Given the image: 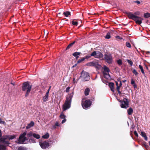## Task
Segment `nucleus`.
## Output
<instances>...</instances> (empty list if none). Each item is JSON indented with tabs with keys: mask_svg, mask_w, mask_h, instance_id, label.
Segmentation results:
<instances>
[{
	"mask_svg": "<svg viewBox=\"0 0 150 150\" xmlns=\"http://www.w3.org/2000/svg\"><path fill=\"white\" fill-rule=\"evenodd\" d=\"M134 134L136 136V137H138V134L137 133L136 131H134Z\"/></svg>",
	"mask_w": 150,
	"mask_h": 150,
	"instance_id": "47",
	"label": "nucleus"
},
{
	"mask_svg": "<svg viewBox=\"0 0 150 150\" xmlns=\"http://www.w3.org/2000/svg\"><path fill=\"white\" fill-rule=\"evenodd\" d=\"M120 81V85L119 86L121 87L122 85V82L121 81Z\"/></svg>",
	"mask_w": 150,
	"mask_h": 150,
	"instance_id": "53",
	"label": "nucleus"
},
{
	"mask_svg": "<svg viewBox=\"0 0 150 150\" xmlns=\"http://www.w3.org/2000/svg\"><path fill=\"white\" fill-rule=\"evenodd\" d=\"M79 79H78L75 80V78H73V83H76L77 82H78V81L79 80Z\"/></svg>",
	"mask_w": 150,
	"mask_h": 150,
	"instance_id": "43",
	"label": "nucleus"
},
{
	"mask_svg": "<svg viewBox=\"0 0 150 150\" xmlns=\"http://www.w3.org/2000/svg\"><path fill=\"white\" fill-rule=\"evenodd\" d=\"M117 91L118 92V93L119 94H121V92L120 91V90H118Z\"/></svg>",
	"mask_w": 150,
	"mask_h": 150,
	"instance_id": "57",
	"label": "nucleus"
},
{
	"mask_svg": "<svg viewBox=\"0 0 150 150\" xmlns=\"http://www.w3.org/2000/svg\"><path fill=\"white\" fill-rule=\"evenodd\" d=\"M4 140V141H1V142H2L4 144V145H5V146L7 145L8 146V144H9V142L7 141H5Z\"/></svg>",
	"mask_w": 150,
	"mask_h": 150,
	"instance_id": "39",
	"label": "nucleus"
},
{
	"mask_svg": "<svg viewBox=\"0 0 150 150\" xmlns=\"http://www.w3.org/2000/svg\"><path fill=\"white\" fill-rule=\"evenodd\" d=\"M77 65V64H76L74 65L73 67H76V66Z\"/></svg>",
	"mask_w": 150,
	"mask_h": 150,
	"instance_id": "58",
	"label": "nucleus"
},
{
	"mask_svg": "<svg viewBox=\"0 0 150 150\" xmlns=\"http://www.w3.org/2000/svg\"><path fill=\"white\" fill-rule=\"evenodd\" d=\"M34 123L33 121H31L28 124L27 126L26 127V129H29L31 127L34 126Z\"/></svg>",
	"mask_w": 150,
	"mask_h": 150,
	"instance_id": "14",
	"label": "nucleus"
},
{
	"mask_svg": "<svg viewBox=\"0 0 150 150\" xmlns=\"http://www.w3.org/2000/svg\"><path fill=\"white\" fill-rule=\"evenodd\" d=\"M127 14L129 19L135 21L136 23L140 25L142 23L143 19L141 17L137 16L131 12H127Z\"/></svg>",
	"mask_w": 150,
	"mask_h": 150,
	"instance_id": "2",
	"label": "nucleus"
},
{
	"mask_svg": "<svg viewBox=\"0 0 150 150\" xmlns=\"http://www.w3.org/2000/svg\"><path fill=\"white\" fill-rule=\"evenodd\" d=\"M51 88V86H50L49 89L47 91V92L46 93L48 94H49V92L50 90V89Z\"/></svg>",
	"mask_w": 150,
	"mask_h": 150,
	"instance_id": "48",
	"label": "nucleus"
},
{
	"mask_svg": "<svg viewBox=\"0 0 150 150\" xmlns=\"http://www.w3.org/2000/svg\"><path fill=\"white\" fill-rule=\"evenodd\" d=\"M49 137V134L48 133H46V134L43 135L42 137L44 139H47Z\"/></svg>",
	"mask_w": 150,
	"mask_h": 150,
	"instance_id": "22",
	"label": "nucleus"
},
{
	"mask_svg": "<svg viewBox=\"0 0 150 150\" xmlns=\"http://www.w3.org/2000/svg\"><path fill=\"white\" fill-rule=\"evenodd\" d=\"M18 150H27V149L25 147L21 146L19 147Z\"/></svg>",
	"mask_w": 150,
	"mask_h": 150,
	"instance_id": "36",
	"label": "nucleus"
},
{
	"mask_svg": "<svg viewBox=\"0 0 150 150\" xmlns=\"http://www.w3.org/2000/svg\"><path fill=\"white\" fill-rule=\"evenodd\" d=\"M146 54H150V52L149 51H147L146 52Z\"/></svg>",
	"mask_w": 150,
	"mask_h": 150,
	"instance_id": "56",
	"label": "nucleus"
},
{
	"mask_svg": "<svg viewBox=\"0 0 150 150\" xmlns=\"http://www.w3.org/2000/svg\"><path fill=\"white\" fill-rule=\"evenodd\" d=\"M49 98V94L46 93L45 95L42 98V100L43 102L47 101Z\"/></svg>",
	"mask_w": 150,
	"mask_h": 150,
	"instance_id": "15",
	"label": "nucleus"
},
{
	"mask_svg": "<svg viewBox=\"0 0 150 150\" xmlns=\"http://www.w3.org/2000/svg\"><path fill=\"white\" fill-rule=\"evenodd\" d=\"M60 14V13H58V14Z\"/></svg>",
	"mask_w": 150,
	"mask_h": 150,
	"instance_id": "64",
	"label": "nucleus"
},
{
	"mask_svg": "<svg viewBox=\"0 0 150 150\" xmlns=\"http://www.w3.org/2000/svg\"><path fill=\"white\" fill-rule=\"evenodd\" d=\"M109 86L110 88L111 89V91L113 92H114V84L112 83H109Z\"/></svg>",
	"mask_w": 150,
	"mask_h": 150,
	"instance_id": "16",
	"label": "nucleus"
},
{
	"mask_svg": "<svg viewBox=\"0 0 150 150\" xmlns=\"http://www.w3.org/2000/svg\"><path fill=\"white\" fill-rule=\"evenodd\" d=\"M133 112V110L132 108H130L128 110H127V112L128 114L129 115H131L132 114V113Z\"/></svg>",
	"mask_w": 150,
	"mask_h": 150,
	"instance_id": "21",
	"label": "nucleus"
},
{
	"mask_svg": "<svg viewBox=\"0 0 150 150\" xmlns=\"http://www.w3.org/2000/svg\"><path fill=\"white\" fill-rule=\"evenodd\" d=\"M32 88L31 85H30L28 82H25L23 83L22 90L23 91H26L25 96L27 97L28 96Z\"/></svg>",
	"mask_w": 150,
	"mask_h": 150,
	"instance_id": "3",
	"label": "nucleus"
},
{
	"mask_svg": "<svg viewBox=\"0 0 150 150\" xmlns=\"http://www.w3.org/2000/svg\"><path fill=\"white\" fill-rule=\"evenodd\" d=\"M133 73L136 76H137L138 74V73L137 71L135 69H133L132 71Z\"/></svg>",
	"mask_w": 150,
	"mask_h": 150,
	"instance_id": "38",
	"label": "nucleus"
},
{
	"mask_svg": "<svg viewBox=\"0 0 150 150\" xmlns=\"http://www.w3.org/2000/svg\"><path fill=\"white\" fill-rule=\"evenodd\" d=\"M104 59L108 64H111L113 61V59L111 54L110 53L105 54L104 55Z\"/></svg>",
	"mask_w": 150,
	"mask_h": 150,
	"instance_id": "6",
	"label": "nucleus"
},
{
	"mask_svg": "<svg viewBox=\"0 0 150 150\" xmlns=\"http://www.w3.org/2000/svg\"><path fill=\"white\" fill-rule=\"evenodd\" d=\"M104 76V77L106 79H110V76L109 74V73H103Z\"/></svg>",
	"mask_w": 150,
	"mask_h": 150,
	"instance_id": "17",
	"label": "nucleus"
},
{
	"mask_svg": "<svg viewBox=\"0 0 150 150\" xmlns=\"http://www.w3.org/2000/svg\"><path fill=\"white\" fill-rule=\"evenodd\" d=\"M73 95L74 92H72V93L67 96L65 101L62 107L64 111L70 108L71 100Z\"/></svg>",
	"mask_w": 150,
	"mask_h": 150,
	"instance_id": "1",
	"label": "nucleus"
},
{
	"mask_svg": "<svg viewBox=\"0 0 150 150\" xmlns=\"http://www.w3.org/2000/svg\"><path fill=\"white\" fill-rule=\"evenodd\" d=\"M133 85V86H134V88H137V86H136V84H134Z\"/></svg>",
	"mask_w": 150,
	"mask_h": 150,
	"instance_id": "55",
	"label": "nucleus"
},
{
	"mask_svg": "<svg viewBox=\"0 0 150 150\" xmlns=\"http://www.w3.org/2000/svg\"><path fill=\"white\" fill-rule=\"evenodd\" d=\"M72 23L74 25L77 26L78 24V22L77 21H75L73 20L72 21Z\"/></svg>",
	"mask_w": 150,
	"mask_h": 150,
	"instance_id": "37",
	"label": "nucleus"
},
{
	"mask_svg": "<svg viewBox=\"0 0 150 150\" xmlns=\"http://www.w3.org/2000/svg\"><path fill=\"white\" fill-rule=\"evenodd\" d=\"M33 134L32 132H30L27 134V136L28 137H30L32 136H33Z\"/></svg>",
	"mask_w": 150,
	"mask_h": 150,
	"instance_id": "29",
	"label": "nucleus"
},
{
	"mask_svg": "<svg viewBox=\"0 0 150 150\" xmlns=\"http://www.w3.org/2000/svg\"><path fill=\"white\" fill-rule=\"evenodd\" d=\"M139 69H140L141 70V71L142 73L143 74H145L144 72V70L143 69L141 65H139Z\"/></svg>",
	"mask_w": 150,
	"mask_h": 150,
	"instance_id": "28",
	"label": "nucleus"
},
{
	"mask_svg": "<svg viewBox=\"0 0 150 150\" xmlns=\"http://www.w3.org/2000/svg\"><path fill=\"white\" fill-rule=\"evenodd\" d=\"M134 15H139L140 14V13L139 11H137L134 13Z\"/></svg>",
	"mask_w": 150,
	"mask_h": 150,
	"instance_id": "44",
	"label": "nucleus"
},
{
	"mask_svg": "<svg viewBox=\"0 0 150 150\" xmlns=\"http://www.w3.org/2000/svg\"><path fill=\"white\" fill-rule=\"evenodd\" d=\"M141 135L142 137L144 138V139L146 141H147V137L146 136V133L144 132H141Z\"/></svg>",
	"mask_w": 150,
	"mask_h": 150,
	"instance_id": "18",
	"label": "nucleus"
},
{
	"mask_svg": "<svg viewBox=\"0 0 150 150\" xmlns=\"http://www.w3.org/2000/svg\"><path fill=\"white\" fill-rule=\"evenodd\" d=\"M135 2L138 4H139L140 3V2L139 1H136Z\"/></svg>",
	"mask_w": 150,
	"mask_h": 150,
	"instance_id": "51",
	"label": "nucleus"
},
{
	"mask_svg": "<svg viewBox=\"0 0 150 150\" xmlns=\"http://www.w3.org/2000/svg\"><path fill=\"white\" fill-rule=\"evenodd\" d=\"M66 121V118L65 119H63V120H62V124H63L64 123V122H65Z\"/></svg>",
	"mask_w": 150,
	"mask_h": 150,
	"instance_id": "49",
	"label": "nucleus"
},
{
	"mask_svg": "<svg viewBox=\"0 0 150 150\" xmlns=\"http://www.w3.org/2000/svg\"><path fill=\"white\" fill-rule=\"evenodd\" d=\"M149 145H150V141L149 142Z\"/></svg>",
	"mask_w": 150,
	"mask_h": 150,
	"instance_id": "62",
	"label": "nucleus"
},
{
	"mask_svg": "<svg viewBox=\"0 0 150 150\" xmlns=\"http://www.w3.org/2000/svg\"><path fill=\"white\" fill-rule=\"evenodd\" d=\"M5 123V122L4 121H1V122H0V123L4 124Z\"/></svg>",
	"mask_w": 150,
	"mask_h": 150,
	"instance_id": "54",
	"label": "nucleus"
},
{
	"mask_svg": "<svg viewBox=\"0 0 150 150\" xmlns=\"http://www.w3.org/2000/svg\"><path fill=\"white\" fill-rule=\"evenodd\" d=\"M117 63L119 65H121L122 64V60L119 59L117 61Z\"/></svg>",
	"mask_w": 150,
	"mask_h": 150,
	"instance_id": "31",
	"label": "nucleus"
},
{
	"mask_svg": "<svg viewBox=\"0 0 150 150\" xmlns=\"http://www.w3.org/2000/svg\"><path fill=\"white\" fill-rule=\"evenodd\" d=\"M81 54L80 52H75L73 54V55L76 57L77 59L79 58V55Z\"/></svg>",
	"mask_w": 150,
	"mask_h": 150,
	"instance_id": "20",
	"label": "nucleus"
},
{
	"mask_svg": "<svg viewBox=\"0 0 150 150\" xmlns=\"http://www.w3.org/2000/svg\"><path fill=\"white\" fill-rule=\"evenodd\" d=\"M131 84L132 85L135 84V81L133 79H132L131 80Z\"/></svg>",
	"mask_w": 150,
	"mask_h": 150,
	"instance_id": "46",
	"label": "nucleus"
},
{
	"mask_svg": "<svg viewBox=\"0 0 150 150\" xmlns=\"http://www.w3.org/2000/svg\"><path fill=\"white\" fill-rule=\"evenodd\" d=\"M103 69L104 71H103V73H109L110 70L108 67L105 65L104 66Z\"/></svg>",
	"mask_w": 150,
	"mask_h": 150,
	"instance_id": "13",
	"label": "nucleus"
},
{
	"mask_svg": "<svg viewBox=\"0 0 150 150\" xmlns=\"http://www.w3.org/2000/svg\"><path fill=\"white\" fill-rule=\"evenodd\" d=\"M105 38L107 39H109L110 38V33L109 32L106 35Z\"/></svg>",
	"mask_w": 150,
	"mask_h": 150,
	"instance_id": "35",
	"label": "nucleus"
},
{
	"mask_svg": "<svg viewBox=\"0 0 150 150\" xmlns=\"http://www.w3.org/2000/svg\"><path fill=\"white\" fill-rule=\"evenodd\" d=\"M11 84H12L13 85H14V83H11Z\"/></svg>",
	"mask_w": 150,
	"mask_h": 150,
	"instance_id": "63",
	"label": "nucleus"
},
{
	"mask_svg": "<svg viewBox=\"0 0 150 150\" xmlns=\"http://www.w3.org/2000/svg\"><path fill=\"white\" fill-rule=\"evenodd\" d=\"M120 87L119 86H117V91L120 90Z\"/></svg>",
	"mask_w": 150,
	"mask_h": 150,
	"instance_id": "52",
	"label": "nucleus"
},
{
	"mask_svg": "<svg viewBox=\"0 0 150 150\" xmlns=\"http://www.w3.org/2000/svg\"><path fill=\"white\" fill-rule=\"evenodd\" d=\"M92 54V53L91 54H89V55H88L86 56H85V57H84V58H85V59H87L93 56V55H91Z\"/></svg>",
	"mask_w": 150,
	"mask_h": 150,
	"instance_id": "34",
	"label": "nucleus"
},
{
	"mask_svg": "<svg viewBox=\"0 0 150 150\" xmlns=\"http://www.w3.org/2000/svg\"><path fill=\"white\" fill-rule=\"evenodd\" d=\"M120 102L121 107L122 108H126L129 107V102L128 100L126 98H124L123 100H118Z\"/></svg>",
	"mask_w": 150,
	"mask_h": 150,
	"instance_id": "7",
	"label": "nucleus"
},
{
	"mask_svg": "<svg viewBox=\"0 0 150 150\" xmlns=\"http://www.w3.org/2000/svg\"><path fill=\"white\" fill-rule=\"evenodd\" d=\"M70 89V87H67V88H66V92H69V89Z\"/></svg>",
	"mask_w": 150,
	"mask_h": 150,
	"instance_id": "45",
	"label": "nucleus"
},
{
	"mask_svg": "<svg viewBox=\"0 0 150 150\" xmlns=\"http://www.w3.org/2000/svg\"><path fill=\"white\" fill-rule=\"evenodd\" d=\"M116 85L117 86H118V83L117 82H116Z\"/></svg>",
	"mask_w": 150,
	"mask_h": 150,
	"instance_id": "60",
	"label": "nucleus"
},
{
	"mask_svg": "<svg viewBox=\"0 0 150 150\" xmlns=\"http://www.w3.org/2000/svg\"><path fill=\"white\" fill-rule=\"evenodd\" d=\"M126 80H124L122 81V82H123V83H124L125 82H126Z\"/></svg>",
	"mask_w": 150,
	"mask_h": 150,
	"instance_id": "59",
	"label": "nucleus"
},
{
	"mask_svg": "<svg viewBox=\"0 0 150 150\" xmlns=\"http://www.w3.org/2000/svg\"><path fill=\"white\" fill-rule=\"evenodd\" d=\"M3 137H2V133L1 130L0 129V141H4V139H3Z\"/></svg>",
	"mask_w": 150,
	"mask_h": 150,
	"instance_id": "33",
	"label": "nucleus"
},
{
	"mask_svg": "<svg viewBox=\"0 0 150 150\" xmlns=\"http://www.w3.org/2000/svg\"><path fill=\"white\" fill-rule=\"evenodd\" d=\"M55 125L56 126H59V124L58 123V122H56V123L55 124Z\"/></svg>",
	"mask_w": 150,
	"mask_h": 150,
	"instance_id": "50",
	"label": "nucleus"
},
{
	"mask_svg": "<svg viewBox=\"0 0 150 150\" xmlns=\"http://www.w3.org/2000/svg\"><path fill=\"white\" fill-rule=\"evenodd\" d=\"M91 55L93 56L95 58L103 59V54L99 51H94L92 52Z\"/></svg>",
	"mask_w": 150,
	"mask_h": 150,
	"instance_id": "9",
	"label": "nucleus"
},
{
	"mask_svg": "<svg viewBox=\"0 0 150 150\" xmlns=\"http://www.w3.org/2000/svg\"><path fill=\"white\" fill-rule=\"evenodd\" d=\"M29 142L30 143H35V140L34 139H30L29 141Z\"/></svg>",
	"mask_w": 150,
	"mask_h": 150,
	"instance_id": "32",
	"label": "nucleus"
},
{
	"mask_svg": "<svg viewBox=\"0 0 150 150\" xmlns=\"http://www.w3.org/2000/svg\"><path fill=\"white\" fill-rule=\"evenodd\" d=\"M63 15H64L66 17H69L71 15L70 12L68 11H66L64 12L63 13Z\"/></svg>",
	"mask_w": 150,
	"mask_h": 150,
	"instance_id": "19",
	"label": "nucleus"
},
{
	"mask_svg": "<svg viewBox=\"0 0 150 150\" xmlns=\"http://www.w3.org/2000/svg\"><path fill=\"white\" fill-rule=\"evenodd\" d=\"M86 65L88 66H93L96 68H99L100 67V65L98 64L97 62H91L87 63Z\"/></svg>",
	"mask_w": 150,
	"mask_h": 150,
	"instance_id": "10",
	"label": "nucleus"
},
{
	"mask_svg": "<svg viewBox=\"0 0 150 150\" xmlns=\"http://www.w3.org/2000/svg\"><path fill=\"white\" fill-rule=\"evenodd\" d=\"M33 137L37 139H39L40 138V137L38 134L34 133Z\"/></svg>",
	"mask_w": 150,
	"mask_h": 150,
	"instance_id": "27",
	"label": "nucleus"
},
{
	"mask_svg": "<svg viewBox=\"0 0 150 150\" xmlns=\"http://www.w3.org/2000/svg\"><path fill=\"white\" fill-rule=\"evenodd\" d=\"M16 136L15 135H6L3 136V139H4V141L6 139H12L15 138Z\"/></svg>",
	"mask_w": 150,
	"mask_h": 150,
	"instance_id": "12",
	"label": "nucleus"
},
{
	"mask_svg": "<svg viewBox=\"0 0 150 150\" xmlns=\"http://www.w3.org/2000/svg\"><path fill=\"white\" fill-rule=\"evenodd\" d=\"M85 60V58H84V57L81 59H79L77 62L78 63H79L81 62H83Z\"/></svg>",
	"mask_w": 150,
	"mask_h": 150,
	"instance_id": "40",
	"label": "nucleus"
},
{
	"mask_svg": "<svg viewBox=\"0 0 150 150\" xmlns=\"http://www.w3.org/2000/svg\"><path fill=\"white\" fill-rule=\"evenodd\" d=\"M144 17L145 18L150 17V13H146L144 14Z\"/></svg>",
	"mask_w": 150,
	"mask_h": 150,
	"instance_id": "26",
	"label": "nucleus"
},
{
	"mask_svg": "<svg viewBox=\"0 0 150 150\" xmlns=\"http://www.w3.org/2000/svg\"><path fill=\"white\" fill-rule=\"evenodd\" d=\"M117 38H120V37L119 36H117Z\"/></svg>",
	"mask_w": 150,
	"mask_h": 150,
	"instance_id": "61",
	"label": "nucleus"
},
{
	"mask_svg": "<svg viewBox=\"0 0 150 150\" xmlns=\"http://www.w3.org/2000/svg\"><path fill=\"white\" fill-rule=\"evenodd\" d=\"M126 46L128 47H131V45L130 44L129 42H127L126 43Z\"/></svg>",
	"mask_w": 150,
	"mask_h": 150,
	"instance_id": "42",
	"label": "nucleus"
},
{
	"mask_svg": "<svg viewBox=\"0 0 150 150\" xmlns=\"http://www.w3.org/2000/svg\"><path fill=\"white\" fill-rule=\"evenodd\" d=\"M80 77L81 78L82 81H88L90 79L88 73L83 71L81 72Z\"/></svg>",
	"mask_w": 150,
	"mask_h": 150,
	"instance_id": "5",
	"label": "nucleus"
},
{
	"mask_svg": "<svg viewBox=\"0 0 150 150\" xmlns=\"http://www.w3.org/2000/svg\"><path fill=\"white\" fill-rule=\"evenodd\" d=\"M26 135V133L25 132H24L21 134L18 140L16 142L17 143L19 144L26 143V142H25V141L26 140H28L25 137Z\"/></svg>",
	"mask_w": 150,
	"mask_h": 150,
	"instance_id": "4",
	"label": "nucleus"
},
{
	"mask_svg": "<svg viewBox=\"0 0 150 150\" xmlns=\"http://www.w3.org/2000/svg\"><path fill=\"white\" fill-rule=\"evenodd\" d=\"M75 41H74L72 43L70 44L67 46V47L66 48V50H67L69 49L75 43Z\"/></svg>",
	"mask_w": 150,
	"mask_h": 150,
	"instance_id": "24",
	"label": "nucleus"
},
{
	"mask_svg": "<svg viewBox=\"0 0 150 150\" xmlns=\"http://www.w3.org/2000/svg\"><path fill=\"white\" fill-rule=\"evenodd\" d=\"M39 144L41 147L42 149H44L48 148L50 146L49 144L46 142H40Z\"/></svg>",
	"mask_w": 150,
	"mask_h": 150,
	"instance_id": "11",
	"label": "nucleus"
},
{
	"mask_svg": "<svg viewBox=\"0 0 150 150\" xmlns=\"http://www.w3.org/2000/svg\"><path fill=\"white\" fill-rule=\"evenodd\" d=\"M66 116L63 113H62L60 115V117L61 119H64L66 118Z\"/></svg>",
	"mask_w": 150,
	"mask_h": 150,
	"instance_id": "30",
	"label": "nucleus"
},
{
	"mask_svg": "<svg viewBox=\"0 0 150 150\" xmlns=\"http://www.w3.org/2000/svg\"><path fill=\"white\" fill-rule=\"evenodd\" d=\"M127 61L129 63V64L130 65L132 66V65L133 62H132V61L129 59L127 60Z\"/></svg>",
	"mask_w": 150,
	"mask_h": 150,
	"instance_id": "41",
	"label": "nucleus"
},
{
	"mask_svg": "<svg viewBox=\"0 0 150 150\" xmlns=\"http://www.w3.org/2000/svg\"><path fill=\"white\" fill-rule=\"evenodd\" d=\"M6 149V148L5 146L3 144L0 145V150H5Z\"/></svg>",
	"mask_w": 150,
	"mask_h": 150,
	"instance_id": "25",
	"label": "nucleus"
},
{
	"mask_svg": "<svg viewBox=\"0 0 150 150\" xmlns=\"http://www.w3.org/2000/svg\"><path fill=\"white\" fill-rule=\"evenodd\" d=\"M90 91V89L88 88H86L85 90V94L86 96L88 95L89 94Z\"/></svg>",
	"mask_w": 150,
	"mask_h": 150,
	"instance_id": "23",
	"label": "nucleus"
},
{
	"mask_svg": "<svg viewBox=\"0 0 150 150\" xmlns=\"http://www.w3.org/2000/svg\"><path fill=\"white\" fill-rule=\"evenodd\" d=\"M91 104V102L90 100H88L83 102V100H82V105L84 109H87L88 108L90 107Z\"/></svg>",
	"mask_w": 150,
	"mask_h": 150,
	"instance_id": "8",
	"label": "nucleus"
}]
</instances>
